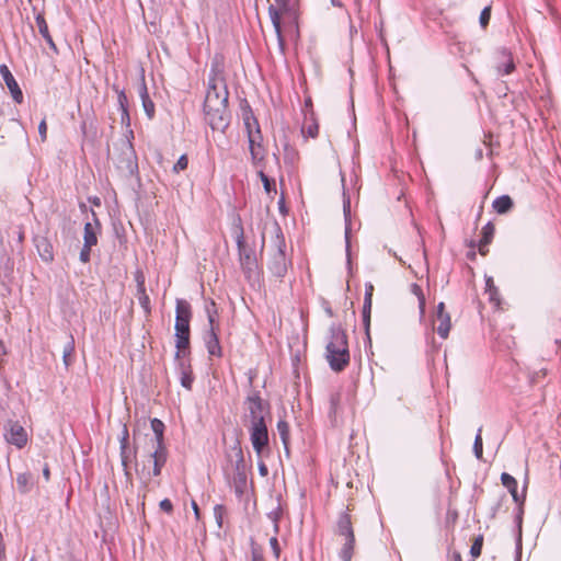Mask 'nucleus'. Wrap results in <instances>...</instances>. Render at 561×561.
Returning a JSON list of instances; mask_svg holds the SVG:
<instances>
[{"label":"nucleus","instance_id":"12","mask_svg":"<svg viewBox=\"0 0 561 561\" xmlns=\"http://www.w3.org/2000/svg\"><path fill=\"white\" fill-rule=\"evenodd\" d=\"M434 329L442 339H447L451 329L450 314L445 311V304L439 302L436 311V319Z\"/></svg>","mask_w":561,"mask_h":561},{"label":"nucleus","instance_id":"27","mask_svg":"<svg viewBox=\"0 0 561 561\" xmlns=\"http://www.w3.org/2000/svg\"><path fill=\"white\" fill-rule=\"evenodd\" d=\"M151 428L156 436V440L152 445H164V436H163L164 424H163V422L159 419L151 420Z\"/></svg>","mask_w":561,"mask_h":561},{"label":"nucleus","instance_id":"44","mask_svg":"<svg viewBox=\"0 0 561 561\" xmlns=\"http://www.w3.org/2000/svg\"><path fill=\"white\" fill-rule=\"evenodd\" d=\"M374 285L371 283L365 284V298L364 302L373 304V295H374Z\"/></svg>","mask_w":561,"mask_h":561},{"label":"nucleus","instance_id":"15","mask_svg":"<svg viewBox=\"0 0 561 561\" xmlns=\"http://www.w3.org/2000/svg\"><path fill=\"white\" fill-rule=\"evenodd\" d=\"M93 221L87 222L83 229V243L88 245H96L99 240V234L101 233L102 226L99 221L96 214L92 211Z\"/></svg>","mask_w":561,"mask_h":561},{"label":"nucleus","instance_id":"48","mask_svg":"<svg viewBox=\"0 0 561 561\" xmlns=\"http://www.w3.org/2000/svg\"><path fill=\"white\" fill-rule=\"evenodd\" d=\"M136 282H137V290L146 289L145 276L142 273L138 272L136 274Z\"/></svg>","mask_w":561,"mask_h":561},{"label":"nucleus","instance_id":"2","mask_svg":"<svg viewBox=\"0 0 561 561\" xmlns=\"http://www.w3.org/2000/svg\"><path fill=\"white\" fill-rule=\"evenodd\" d=\"M224 474L228 484L233 488L238 495H242L247 488V465L242 448L239 445L232 446L226 454Z\"/></svg>","mask_w":561,"mask_h":561},{"label":"nucleus","instance_id":"45","mask_svg":"<svg viewBox=\"0 0 561 561\" xmlns=\"http://www.w3.org/2000/svg\"><path fill=\"white\" fill-rule=\"evenodd\" d=\"M160 510L165 512L167 514H171L173 512V504L169 499H164L159 503Z\"/></svg>","mask_w":561,"mask_h":561},{"label":"nucleus","instance_id":"50","mask_svg":"<svg viewBox=\"0 0 561 561\" xmlns=\"http://www.w3.org/2000/svg\"><path fill=\"white\" fill-rule=\"evenodd\" d=\"M126 100V96L125 94L122 92L119 94V103L122 105V111H123V118L124 117H127L128 118V112H127V108L124 106V101Z\"/></svg>","mask_w":561,"mask_h":561},{"label":"nucleus","instance_id":"42","mask_svg":"<svg viewBox=\"0 0 561 561\" xmlns=\"http://www.w3.org/2000/svg\"><path fill=\"white\" fill-rule=\"evenodd\" d=\"M225 513H226V508L224 505L217 504L214 507V515H215L216 522L219 527L222 526V517H224Z\"/></svg>","mask_w":561,"mask_h":561},{"label":"nucleus","instance_id":"39","mask_svg":"<svg viewBox=\"0 0 561 561\" xmlns=\"http://www.w3.org/2000/svg\"><path fill=\"white\" fill-rule=\"evenodd\" d=\"M188 167V158L186 154H182L178 161L175 162V164L173 165V172L174 173H180L181 171H184L186 170Z\"/></svg>","mask_w":561,"mask_h":561},{"label":"nucleus","instance_id":"33","mask_svg":"<svg viewBox=\"0 0 561 561\" xmlns=\"http://www.w3.org/2000/svg\"><path fill=\"white\" fill-rule=\"evenodd\" d=\"M341 400H342L341 391H333L330 394V398H329L330 414H332V415H336L337 414V412L340 410V405H341Z\"/></svg>","mask_w":561,"mask_h":561},{"label":"nucleus","instance_id":"22","mask_svg":"<svg viewBox=\"0 0 561 561\" xmlns=\"http://www.w3.org/2000/svg\"><path fill=\"white\" fill-rule=\"evenodd\" d=\"M36 26L38 28L39 34L44 37L49 47L57 53L56 44L49 33L47 22L43 14H37L35 18Z\"/></svg>","mask_w":561,"mask_h":561},{"label":"nucleus","instance_id":"49","mask_svg":"<svg viewBox=\"0 0 561 561\" xmlns=\"http://www.w3.org/2000/svg\"><path fill=\"white\" fill-rule=\"evenodd\" d=\"M127 444H128V430L125 426L124 432H123V437L121 439V448L123 451L127 448Z\"/></svg>","mask_w":561,"mask_h":561},{"label":"nucleus","instance_id":"21","mask_svg":"<svg viewBox=\"0 0 561 561\" xmlns=\"http://www.w3.org/2000/svg\"><path fill=\"white\" fill-rule=\"evenodd\" d=\"M301 133L306 137L317 138L319 135V123L314 117L313 113H310L309 116H305Z\"/></svg>","mask_w":561,"mask_h":561},{"label":"nucleus","instance_id":"38","mask_svg":"<svg viewBox=\"0 0 561 561\" xmlns=\"http://www.w3.org/2000/svg\"><path fill=\"white\" fill-rule=\"evenodd\" d=\"M482 428H479L478 434L474 439L473 444V450L478 459L482 458L483 454V443H482V436H481Z\"/></svg>","mask_w":561,"mask_h":561},{"label":"nucleus","instance_id":"36","mask_svg":"<svg viewBox=\"0 0 561 561\" xmlns=\"http://www.w3.org/2000/svg\"><path fill=\"white\" fill-rule=\"evenodd\" d=\"M259 176L263 183L264 191L271 195L276 193V186L274 180H271L263 171H259Z\"/></svg>","mask_w":561,"mask_h":561},{"label":"nucleus","instance_id":"52","mask_svg":"<svg viewBox=\"0 0 561 561\" xmlns=\"http://www.w3.org/2000/svg\"><path fill=\"white\" fill-rule=\"evenodd\" d=\"M192 508L194 511L196 519L198 520L201 518V512H199V507L195 501H192Z\"/></svg>","mask_w":561,"mask_h":561},{"label":"nucleus","instance_id":"23","mask_svg":"<svg viewBox=\"0 0 561 561\" xmlns=\"http://www.w3.org/2000/svg\"><path fill=\"white\" fill-rule=\"evenodd\" d=\"M36 248H37L41 259L44 262L48 263L54 260V249H53L51 243L47 239H45V238L39 239L36 243Z\"/></svg>","mask_w":561,"mask_h":561},{"label":"nucleus","instance_id":"1","mask_svg":"<svg viewBox=\"0 0 561 561\" xmlns=\"http://www.w3.org/2000/svg\"><path fill=\"white\" fill-rule=\"evenodd\" d=\"M228 96L226 80L218 62L214 64L208 77L204 102V115L213 130L224 133L229 126Z\"/></svg>","mask_w":561,"mask_h":561},{"label":"nucleus","instance_id":"57","mask_svg":"<svg viewBox=\"0 0 561 561\" xmlns=\"http://www.w3.org/2000/svg\"><path fill=\"white\" fill-rule=\"evenodd\" d=\"M455 561H461L460 553H455Z\"/></svg>","mask_w":561,"mask_h":561},{"label":"nucleus","instance_id":"53","mask_svg":"<svg viewBox=\"0 0 561 561\" xmlns=\"http://www.w3.org/2000/svg\"><path fill=\"white\" fill-rule=\"evenodd\" d=\"M251 561H264V558L261 552L253 551Z\"/></svg>","mask_w":561,"mask_h":561},{"label":"nucleus","instance_id":"31","mask_svg":"<svg viewBox=\"0 0 561 561\" xmlns=\"http://www.w3.org/2000/svg\"><path fill=\"white\" fill-rule=\"evenodd\" d=\"M16 484L20 490V492L25 493L30 490L32 485V477L27 472H23L18 474L16 477Z\"/></svg>","mask_w":561,"mask_h":561},{"label":"nucleus","instance_id":"16","mask_svg":"<svg viewBox=\"0 0 561 561\" xmlns=\"http://www.w3.org/2000/svg\"><path fill=\"white\" fill-rule=\"evenodd\" d=\"M262 140L261 130L250 134L249 149L254 163L261 162L265 157V148L262 145Z\"/></svg>","mask_w":561,"mask_h":561},{"label":"nucleus","instance_id":"30","mask_svg":"<svg viewBox=\"0 0 561 561\" xmlns=\"http://www.w3.org/2000/svg\"><path fill=\"white\" fill-rule=\"evenodd\" d=\"M180 381L186 390H192L194 376L190 367H182Z\"/></svg>","mask_w":561,"mask_h":561},{"label":"nucleus","instance_id":"17","mask_svg":"<svg viewBox=\"0 0 561 561\" xmlns=\"http://www.w3.org/2000/svg\"><path fill=\"white\" fill-rule=\"evenodd\" d=\"M153 451L150 457L153 461L152 476L158 477L168 459V450L165 445H152Z\"/></svg>","mask_w":561,"mask_h":561},{"label":"nucleus","instance_id":"28","mask_svg":"<svg viewBox=\"0 0 561 561\" xmlns=\"http://www.w3.org/2000/svg\"><path fill=\"white\" fill-rule=\"evenodd\" d=\"M243 122H244V125L247 128L248 138L250 137V134H252L256 130H261L257 119L253 116V114L251 112H245L243 114Z\"/></svg>","mask_w":561,"mask_h":561},{"label":"nucleus","instance_id":"19","mask_svg":"<svg viewBox=\"0 0 561 561\" xmlns=\"http://www.w3.org/2000/svg\"><path fill=\"white\" fill-rule=\"evenodd\" d=\"M501 482L502 484L510 491L514 502L516 503H523L525 500V495H519L517 491V481L516 479L511 476L510 473L503 472L501 474Z\"/></svg>","mask_w":561,"mask_h":561},{"label":"nucleus","instance_id":"3","mask_svg":"<svg viewBox=\"0 0 561 561\" xmlns=\"http://www.w3.org/2000/svg\"><path fill=\"white\" fill-rule=\"evenodd\" d=\"M325 359L335 373L343 371L350 364L347 335L342 329H333L325 347Z\"/></svg>","mask_w":561,"mask_h":561},{"label":"nucleus","instance_id":"10","mask_svg":"<svg viewBox=\"0 0 561 561\" xmlns=\"http://www.w3.org/2000/svg\"><path fill=\"white\" fill-rule=\"evenodd\" d=\"M276 5L268 7V15L274 26L275 33L279 42L283 41L282 36V15L287 12L289 0H274Z\"/></svg>","mask_w":561,"mask_h":561},{"label":"nucleus","instance_id":"35","mask_svg":"<svg viewBox=\"0 0 561 561\" xmlns=\"http://www.w3.org/2000/svg\"><path fill=\"white\" fill-rule=\"evenodd\" d=\"M483 540H484L483 535H478L473 539V542H472L471 548H470V554L473 558V560L481 556L482 547H483Z\"/></svg>","mask_w":561,"mask_h":561},{"label":"nucleus","instance_id":"7","mask_svg":"<svg viewBox=\"0 0 561 561\" xmlns=\"http://www.w3.org/2000/svg\"><path fill=\"white\" fill-rule=\"evenodd\" d=\"M289 261L286 256V243L283 236L277 234L273 241V253L268 262V268L277 276L283 277L288 268Z\"/></svg>","mask_w":561,"mask_h":561},{"label":"nucleus","instance_id":"43","mask_svg":"<svg viewBox=\"0 0 561 561\" xmlns=\"http://www.w3.org/2000/svg\"><path fill=\"white\" fill-rule=\"evenodd\" d=\"M92 248H93V245H88V244L83 243V247L80 251V261L82 263H88L90 261Z\"/></svg>","mask_w":561,"mask_h":561},{"label":"nucleus","instance_id":"14","mask_svg":"<svg viewBox=\"0 0 561 561\" xmlns=\"http://www.w3.org/2000/svg\"><path fill=\"white\" fill-rule=\"evenodd\" d=\"M0 75L16 103H22L23 93L7 65H0Z\"/></svg>","mask_w":561,"mask_h":561},{"label":"nucleus","instance_id":"11","mask_svg":"<svg viewBox=\"0 0 561 561\" xmlns=\"http://www.w3.org/2000/svg\"><path fill=\"white\" fill-rule=\"evenodd\" d=\"M247 410L250 413L251 424L264 423V408L261 397L257 393L248 396L245 400Z\"/></svg>","mask_w":561,"mask_h":561},{"label":"nucleus","instance_id":"47","mask_svg":"<svg viewBox=\"0 0 561 561\" xmlns=\"http://www.w3.org/2000/svg\"><path fill=\"white\" fill-rule=\"evenodd\" d=\"M270 545H271V547H272V549H273V551H274L275 557H276V558H278V557H279L280 549H279V546H278V540H277V538H276V537H272V538L270 539Z\"/></svg>","mask_w":561,"mask_h":561},{"label":"nucleus","instance_id":"55","mask_svg":"<svg viewBox=\"0 0 561 561\" xmlns=\"http://www.w3.org/2000/svg\"><path fill=\"white\" fill-rule=\"evenodd\" d=\"M7 354V350L2 340H0V357Z\"/></svg>","mask_w":561,"mask_h":561},{"label":"nucleus","instance_id":"41","mask_svg":"<svg viewBox=\"0 0 561 561\" xmlns=\"http://www.w3.org/2000/svg\"><path fill=\"white\" fill-rule=\"evenodd\" d=\"M491 19V5H486L480 14V25L482 28H486Z\"/></svg>","mask_w":561,"mask_h":561},{"label":"nucleus","instance_id":"20","mask_svg":"<svg viewBox=\"0 0 561 561\" xmlns=\"http://www.w3.org/2000/svg\"><path fill=\"white\" fill-rule=\"evenodd\" d=\"M139 94H140L142 107H144L146 115L148 116L149 119H152L156 114V106H154L153 101L149 96L148 88L146 85L145 80H142V82H141V85L139 89Z\"/></svg>","mask_w":561,"mask_h":561},{"label":"nucleus","instance_id":"51","mask_svg":"<svg viewBox=\"0 0 561 561\" xmlns=\"http://www.w3.org/2000/svg\"><path fill=\"white\" fill-rule=\"evenodd\" d=\"M489 244H490V243H484V241H481V240H480V243H479V252H480V254H482V255H486V253H488V251H489V250H488V245H489Z\"/></svg>","mask_w":561,"mask_h":561},{"label":"nucleus","instance_id":"54","mask_svg":"<svg viewBox=\"0 0 561 561\" xmlns=\"http://www.w3.org/2000/svg\"><path fill=\"white\" fill-rule=\"evenodd\" d=\"M43 476H44L46 481H49V479H50V470H49V467H48L47 463L43 468Z\"/></svg>","mask_w":561,"mask_h":561},{"label":"nucleus","instance_id":"24","mask_svg":"<svg viewBox=\"0 0 561 561\" xmlns=\"http://www.w3.org/2000/svg\"><path fill=\"white\" fill-rule=\"evenodd\" d=\"M513 199L508 195H502L493 201V209L500 214L504 215L508 213L513 208Z\"/></svg>","mask_w":561,"mask_h":561},{"label":"nucleus","instance_id":"9","mask_svg":"<svg viewBox=\"0 0 561 561\" xmlns=\"http://www.w3.org/2000/svg\"><path fill=\"white\" fill-rule=\"evenodd\" d=\"M250 439L253 446L254 451L257 456L262 455L265 447L268 445V431L267 426L264 423L251 424L250 428Z\"/></svg>","mask_w":561,"mask_h":561},{"label":"nucleus","instance_id":"46","mask_svg":"<svg viewBox=\"0 0 561 561\" xmlns=\"http://www.w3.org/2000/svg\"><path fill=\"white\" fill-rule=\"evenodd\" d=\"M38 133L41 136V140L45 141L47 139V124L45 118H43L38 125Z\"/></svg>","mask_w":561,"mask_h":561},{"label":"nucleus","instance_id":"25","mask_svg":"<svg viewBox=\"0 0 561 561\" xmlns=\"http://www.w3.org/2000/svg\"><path fill=\"white\" fill-rule=\"evenodd\" d=\"M485 293L489 296V301L493 304L494 307L499 308L501 305L500 294L491 277L485 280Z\"/></svg>","mask_w":561,"mask_h":561},{"label":"nucleus","instance_id":"4","mask_svg":"<svg viewBox=\"0 0 561 561\" xmlns=\"http://www.w3.org/2000/svg\"><path fill=\"white\" fill-rule=\"evenodd\" d=\"M192 308L188 301L178 299L175 306V347L176 357L184 356L190 350V323Z\"/></svg>","mask_w":561,"mask_h":561},{"label":"nucleus","instance_id":"37","mask_svg":"<svg viewBox=\"0 0 561 561\" xmlns=\"http://www.w3.org/2000/svg\"><path fill=\"white\" fill-rule=\"evenodd\" d=\"M494 232H495V227L493 224L491 222H488L483 228H482V238H481V241H484V243H491L492 239H493V236H494Z\"/></svg>","mask_w":561,"mask_h":561},{"label":"nucleus","instance_id":"58","mask_svg":"<svg viewBox=\"0 0 561 561\" xmlns=\"http://www.w3.org/2000/svg\"><path fill=\"white\" fill-rule=\"evenodd\" d=\"M266 469L264 466L261 467V472H264Z\"/></svg>","mask_w":561,"mask_h":561},{"label":"nucleus","instance_id":"5","mask_svg":"<svg viewBox=\"0 0 561 561\" xmlns=\"http://www.w3.org/2000/svg\"><path fill=\"white\" fill-rule=\"evenodd\" d=\"M334 533L344 540L343 547L340 550V558L343 561H351L354 556L355 534L350 506H347L345 512L340 514Z\"/></svg>","mask_w":561,"mask_h":561},{"label":"nucleus","instance_id":"13","mask_svg":"<svg viewBox=\"0 0 561 561\" xmlns=\"http://www.w3.org/2000/svg\"><path fill=\"white\" fill-rule=\"evenodd\" d=\"M495 64L499 75H510L515 70L513 55L506 48H501L496 51Z\"/></svg>","mask_w":561,"mask_h":561},{"label":"nucleus","instance_id":"29","mask_svg":"<svg viewBox=\"0 0 561 561\" xmlns=\"http://www.w3.org/2000/svg\"><path fill=\"white\" fill-rule=\"evenodd\" d=\"M209 328L219 327L217 305L214 300L206 306Z\"/></svg>","mask_w":561,"mask_h":561},{"label":"nucleus","instance_id":"6","mask_svg":"<svg viewBox=\"0 0 561 561\" xmlns=\"http://www.w3.org/2000/svg\"><path fill=\"white\" fill-rule=\"evenodd\" d=\"M233 233L239 250V261L241 268L245 276L250 278L257 271V261L254 251L248 248L245 244L244 231L240 218H237V224L233 227Z\"/></svg>","mask_w":561,"mask_h":561},{"label":"nucleus","instance_id":"40","mask_svg":"<svg viewBox=\"0 0 561 561\" xmlns=\"http://www.w3.org/2000/svg\"><path fill=\"white\" fill-rule=\"evenodd\" d=\"M371 305L373 304L364 302L363 306V321L367 331L369 330L370 325Z\"/></svg>","mask_w":561,"mask_h":561},{"label":"nucleus","instance_id":"34","mask_svg":"<svg viewBox=\"0 0 561 561\" xmlns=\"http://www.w3.org/2000/svg\"><path fill=\"white\" fill-rule=\"evenodd\" d=\"M137 299L139 301V305L144 309L145 313L148 316L151 313V305H150V298L146 291V289L137 290Z\"/></svg>","mask_w":561,"mask_h":561},{"label":"nucleus","instance_id":"32","mask_svg":"<svg viewBox=\"0 0 561 561\" xmlns=\"http://www.w3.org/2000/svg\"><path fill=\"white\" fill-rule=\"evenodd\" d=\"M277 432L280 436V439L285 448H287L289 443V424L285 420H279L277 422Z\"/></svg>","mask_w":561,"mask_h":561},{"label":"nucleus","instance_id":"26","mask_svg":"<svg viewBox=\"0 0 561 561\" xmlns=\"http://www.w3.org/2000/svg\"><path fill=\"white\" fill-rule=\"evenodd\" d=\"M410 293L416 298L420 313L421 316H424L425 313V295L423 293V289L420 285L413 283L410 285Z\"/></svg>","mask_w":561,"mask_h":561},{"label":"nucleus","instance_id":"18","mask_svg":"<svg viewBox=\"0 0 561 561\" xmlns=\"http://www.w3.org/2000/svg\"><path fill=\"white\" fill-rule=\"evenodd\" d=\"M206 347L210 356L222 357V348L219 342V327L209 328L206 337Z\"/></svg>","mask_w":561,"mask_h":561},{"label":"nucleus","instance_id":"56","mask_svg":"<svg viewBox=\"0 0 561 561\" xmlns=\"http://www.w3.org/2000/svg\"><path fill=\"white\" fill-rule=\"evenodd\" d=\"M90 202L95 205V206H100L101 202H100V198L99 197H93V198H90Z\"/></svg>","mask_w":561,"mask_h":561},{"label":"nucleus","instance_id":"8","mask_svg":"<svg viewBox=\"0 0 561 561\" xmlns=\"http://www.w3.org/2000/svg\"><path fill=\"white\" fill-rule=\"evenodd\" d=\"M4 439L7 443L22 449L28 443L26 430L16 421H9L4 426Z\"/></svg>","mask_w":561,"mask_h":561}]
</instances>
